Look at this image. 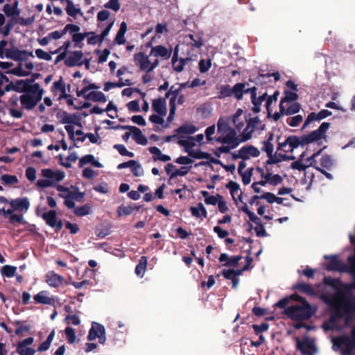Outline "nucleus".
Segmentation results:
<instances>
[{
  "label": "nucleus",
  "mask_w": 355,
  "mask_h": 355,
  "mask_svg": "<svg viewBox=\"0 0 355 355\" xmlns=\"http://www.w3.org/2000/svg\"><path fill=\"white\" fill-rule=\"evenodd\" d=\"M178 144L180 146H184L185 148V150L187 149L190 150L189 149L193 148L196 145V144L194 142V137H191V136L188 137V139L187 140L180 139L178 141Z\"/></svg>",
  "instance_id": "5fc2aeb1"
},
{
  "label": "nucleus",
  "mask_w": 355,
  "mask_h": 355,
  "mask_svg": "<svg viewBox=\"0 0 355 355\" xmlns=\"http://www.w3.org/2000/svg\"><path fill=\"white\" fill-rule=\"evenodd\" d=\"M5 56L15 61H24L26 60L28 57H34L33 52H29L26 50H19L17 47L6 49L5 50Z\"/></svg>",
  "instance_id": "39448f33"
},
{
  "label": "nucleus",
  "mask_w": 355,
  "mask_h": 355,
  "mask_svg": "<svg viewBox=\"0 0 355 355\" xmlns=\"http://www.w3.org/2000/svg\"><path fill=\"white\" fill-rule=\"evenodd\" d=\"M234 96L236 98V93L235 92V85L231 87L229 85H223L219 88L218 97L220 99Z\"/></svg>",
  "instance_id": "b1692460"
},
{
  "label": "nucleus",
  "mask_w": 355,
  "mask_h": 355,
  "mask_svg": "<svg viewBox=\"0 0 355 355\" xmlns=\"http://www.w3.org/2000/svg\"><path fill=\"white\" fill-rule=\"evenodd\" d=\"M1 180L5 185L16 184L19 182L18 178L16 175L4 174L1 177Z\"/></svg>",
  "instance_id": "a18cd8bd"
},
{
  "label": "nucleus",
  "mask_w": 355,
  "mask_h": 355,
  "mask_svg": "<svg viewBox=\"0 0 355 355\" xmlns=\"http://www.w3.org/2000/svg\"><path fill=\"white\" fill-rule=\"evenodd\" d=\"M191 167L182 166L180 169L175 170L174 172L171 173L170 175V179H173L177 176H184L186 175Z\"/></svg>",
  "instance_id": "052dcab7"
},
{
  "label": "nucleus",
  "mask_w": 355,
  "mask_h": 355,
  "mask_svg": "<svg viewBox=\"0 0 355 355\" xmlns=\"http://www.w3.org/2000/svg\"><path fill=\"white\" fill-rule=\"evenodd\" d=\"M83 57V53L81 51H74L69 53L68 58L64 60V64L68 67L75 66H82L81 61Z\"/></svg>",
  "instance_id": "ddd939ff"
},
{
  "label": "nucleus",
  "mask_w": 355,
  "mask_h": 355,
  "mask_svg": "<svg viewBox=\"0 0 355 355\" xmlns=\"http://www.w3.org/2000/svg\"><path fill=\"white\" fill-rule=\"evenodd\" d=\"M322 136L318 132V130H313L309 134L303 136V141L304 144H309L313 141H318L321 139Z\"/></svg>",
  "instance_id": "ea45409f"
},
{
  "label": "nucleus",
  "mask_w": 355,
  "mask_h": 355,
  "mask_svg": "<svg viewBox=\"0 0 355 355\" xmlns=\"http://www.w3.org/2000/svg\"><path fill=\"white\" fill-rule=\"evenodd\" d=\"M80 30V28L79 26L73 24H68L64 28V33L66 34L67 32H69L71 35L74 33H78Z\"/></svg>",
  "instance_id": "69168bd1"
},
{
  "label": "nucleus",
  "mask_w": 355,
  "mask_h": 355,
  "mask_svg": "<svg viewBox=\"0 0 355 355\" xmlns=\"http://www.w3.org/2000/svg\"><path fill=\"white\" fill-rule=\"evenodd\" d=\"M10 205L14 211H27L30 207V202L27 198H18L10 201Z\"/></svg>",
  "instance_id": "412c9836"
},
{
  "label": "nucleus",
  "mask_w": 355,
  "mask_h": 355,
  "mask_svg": "<svg viewBox=\"0 0 355 355\" xmlns=\"http://www.w3.org/2000/svg\"><path fill=\"white\" fill-rule=\"evenodd\" d=\"M303 121V116L301 114L289 117L286 119V123L291 127H297Z\"/></svg>",
  "instance_id": "13d9d810"
},
{
  "label": "nucleus",
  "mask_w": 355,
  "mask_h": 355,
  "mask_svg": "<svg viewBox=\"0 0 355 355\" xmlns=\"http://www.w3.org/2000/svg\"><path fill=\"white\" fill-rule=\"evenodd\" d=\"M42 175L45 178L55 182H60L64 180L65 173L63 171L57 170L53 171L51 168H44L42 170Z\"/></svg>",
  "instance_id": "a211bd4d"
},
{
  "label": "nucleus",
  "mask_w": 355,
  "mask_h": 355,
  "mask_svg": "<svg viewBox=\"0 0 355 355\" xmlns=\"http://www.w3.org/2000/svg\"><path fill=\"white\" fill-rule=\"evenodd\" d=\"M147 264L148 258L146 256L141 257L138 264L135 267V274L140 277H143L147 268Z\"/></svg>",
  "instance_id": "c756f323"
},
{
  "label": "nucleus",
  "mask_w": 355,
  "mask_h": 355,
  "mask_svg": "<svg viewBox=\"0 0 355 355\" xmlns=\"http://www.w3.org/2000/svg\"><path fill=\"white\" fill-rule=\"evenodd\" d=\"M320 168L331 170L334 166V159L331 155L326 154L320 158Z\"/></svg>",
  "instance_id": "a19ab883"
},
{
  "label": "nucleus",
  "mask_w": 355,
  "mask_h": 355,
  "mask_svg": "<svg viewBox=\"0 0 355 355\" xmlns=\"http://www.w3.org/2000/svg\"><path fill=\"white\" fill-rule=\"evenodd\" d=\"M302 107L301 105L297 102L292 103L291 105H288V104L284 105V113L286 116H291L295 114L298 113Z\"/></svg>",
  "instance_id": "473e14b6"
},
{
  "label": "nucleus",
  "mask_w": 355,
  "mask_h": 355,
  "mask_svg": "<svg viewBox=\"0 0 355 355\" xmlns=\"http://www.w3.org/2000/svg\"><path fill=\"white\" fill-rule=\"evenodd\" d=\"M331 114H332V112L328 110H322L318 113L311 112L307 116V117L302 127V130L306 128L311 122L315 121H320L322 119H324L331 116Z\"/></svg>",
  "instance_id": "9d476101"
},
{
  "label": "nucleus",
  "mask_w": 355,
  "mask_h": 355,
  "mask_svg": "<svg viewBox=\"0 0 355 355\" xmlns=\"http://www.w3.org/2000/svg\"><path fill=\"white\" fill-rule=\"evenodd\" d=\"M295 340L297 343V349L303 355H313L316 352L317 349L313 340L306 338L303 341H301L298 337H295Z\"/></svg>",
  "instance_id": "423d86ee"
},
{
  "label": "nucleus",
  "mask_w": 355,
  "mask_h": 355,
  "mask_svg": "<svg viewBox=\"0 0 355 355\" xmlns=\"http://www.w3.org/2000/svg\"><path fill=\"white\" fill-rule=\"evenodd\" d=\"M7 73H11L19 77H24L30 75V72L24 71L22 69V64H19L18 67L8 71Z\"/></svg>",
  "instance_id": "09e8293b"
},
{
  "label": "nucleus",
  "mask_w": 355,
  "mask_h": 355,
  "mask_svg": "<svg viewBox=\"0 0 355 355\" xmlns=\"http://www.w3.org/2000/svg\"><path fill=\"white\" fill-rule=\"evenodd\" d=\"M235 92L236 93V99L240 101L243 98L244 94H250L251 98L254 99L257 95V87L246 88L245 83H239L235 84Z\"/></svg>",
  "instance_id": "f8f14e48"
},
{
  "label": "nucleus",
  "mask_w": 355,
  "mask_h": 355,
  "mask_svg": "<svg viewBox=\"0 0 355 355\" xmlns=\"http://www.w3.org/2000/svg\"><path fill=\"white\" fill-rule=\"evenodd\" d=\"M325 259H329V262L327 265V269L328 270H340V266L342 265L341 261L338 259L336 255L328 256L325 255L324 257Z\"/></svg>",
  "instance_id": "393cba45"
},
{
  "label": "nucleus",
  "mask_w": 355,
  "mask_h": 355,
  "mask_svg": "<svg viewBox=\"0 0 355 355\" xmlns=\"http://www.w3.org/2000/svg\"><path fill=\"white\" fill-rule=\"evenodd\" d=\"M172 49H168L162 45H157L152 47L150 50V55L155 57H160L164 60H168L171 56Z\"/></svg>",
  "instance_id": "f3484780"
},
{
  "label": "nucleus",
  "mask_w": 355,
  "mask_h": 355,
  "mask_svg": "<svg viewBox=\"0 0 355 355\" xmlns=\"http://www.w3.org/2000/svg\"><path fill=\"white\" fill-rule=\"evenodd\" d=\"M16 352L19 355H34L36 351L32 347H17Z\"/></svg>",
  "instance_id": "774afa93"
},
{
  "label": "nucleus",
  "mask_w": 355,
  "mask_h": 355,
  "mask_svg": "<svg viewBox=\"0 0 355 355\" xmlns=\"http://www.w3.org/2000/svg\"><path fill=\"white\" fill-rule=\"evenodd\" d=\"M91 212V206L89 204H85L83 206L75 208L73 213L79 217H82L89 214Z\"/></svg>",
  "instance_id": "37998d69"
},
{
  "label": "nucleus",
  "mask_w": 355,
  "mask_h": 355,
  "mask_svg": "<svg viewBox=\"0 0 355 355\" xmlns=\"http://www.w3.org/2000/svg\"><path fill=\"white\" fill-rule=\"evenodd\" d=\"M46 282L50 286L53 288H57L60 285L66 284L64 278L54 271H49L46 274Z\"/></svg>",
  "instance_id": "4468645a"
},
{
  "label": "nucleus",
  "mask_w": 355,
  "mask_h": 355,
  "mask_svg": "<svg viewBox=\"0 0 355 355\" xmlns=\"http://www.w3.org/2000/svg\"><path fill=\"white\" fill-rule=\"evenodd\" d=\"M217 130L219 133L224 135L226 134H231L232 132L234 135V137H237V133L235 129L231 128L229 125V119L220 117L217 123Z\"/></svg>",
  "instance_id": "2eb2a0df"
},
{
  "label": "nucleus",
  "mask_w": 355,
  "mask_h": 355,
  "mask_svg": "<svg viewBox=\"0 0 355 355\" xmlns=\"http://www.w3.org/2000/svg\"><path fill=\"white\" fill-rule=\"evenodd\" d=\"M130 171L135 177H139L144 174V171L141 164L137 161L135 165L130 166Z\"/></svg>",
  "instance_id": "e2e57ef3"
},
{
  "label": "nucleus",
  "mask_w": 355,
  "mask_h": 355,
  "mask_svg": "<svg viewBox=\"0 0 355 355\" xmlns=\"http://www.w3.org/2000/svg\"><path fill=\"white\" fill-rule=\"evenodd\" d=\"M18 1H15L12 5L6 3L3 7V11L8 17L17 16L20 13V10L17 8Z\"/></svg>",
  "instance_id": "c85d7f7f"
},
{
  "label": "nucleus",
  "mask_w": 355,
  "mask_h": 355,
  "mask_svg": "<svg viewBox=\"0 0 355 355\" xmlns=\"http://www.w3.org/2000/svg\"><path fill=\"white\" fill-rule=\"evenodd\" d=\"M72 189H73V190L70 191H69V193H67V197H69L78 202H82L85 196V193L80 191L77 187H72Z\"/></svg>",
  "instance_id": "4c0bfd02"
},
{
  "label": "nucleus",
  "mask_w": 355,
  "mask_h": 355,
  "mask_svg": "<svg viewBox=\"0 0 355 355\" xmlns=\"http://www.w3.org/2000/svg\"><path fill=\"white\" fill-rule=\"evenodd\" d=\"M317 309L308 302L303 304H295L288 306L284 311V314L293 321H304L309 320L316 312Z\"/></svg>",
  "instance_id": "f03ea898"
},
{
  "label": "nucleus",
  "mask_w": 355,
  "mask_h": 355,
  "mask_svg": "<svg viewBox=\"0 0 355 355\" xmlns=\"http://www.w3.org/2000/svg\"><path fill=\"white\" fill-rule=\"evenodd\" d=\"M113 148L122 156H127L129 157H133L135 156V154L132 152L128 151L123 144H115Z\"/></svg>",
  "instance_id": "864d4df0"
},
{
  "label": "nucleus",
  "mask_w": 355,
  "mask_h": 355,
  "mask_svg": "<svg viewBox=\"0 0 355 355\" xmlns=\"http://www.w3.org/2000/svg\"><path fill=\"white\" fill-rule=\"evenodd\" d=\"M28 94L33 96H37L40 92H41V99L42 98V96L44 94V90L40 88V85L38 83H35L33 85L28 84L27 87V92Z\"/></svg>",
  "instance_id": "de8ad7c7"
},
{
  "label": "nucleus",
  "mask_w": 355,
  "mask_h": 355,
  "mask_svg": "<svg viewBox=\"0 0 355 355\" xmlns=\"http://www.w3.org/2000/svg\"><path fill=\"white\" fill-rule=\"evenodd\" d=\"M199 70L200 73H206L209 71V69L211 67V59H201L199 62Z\"/></svg>",
  "instance_id": "6e6d98bb"
},
{
  "label": "nucleus",
  "mask_w": 355,
  "mask_h": 355,
  "mask_svg": "<svg viewBox=\"0 0 355 355\" xmlns=\"http://www.w3.org/2000/svg\"><path fill=\"white\" fill-rule=\"evenodd\" d=\"M188 38L187 42L193 48L200 49L203 45V40L202 37L198 34H189L187 36Z\"/></svg>",
  "instance_id": "72a5a7b5"
},
{
  "label": "nucleus",
  "mask_w": 355,
  "mask_h": 355,
  "mask_svg": "<svg viewBox=\"0 0 355 355\" xmlns=\"http://www.w3.org/2000/svg\"><path fill=\"white\" fill-rule=\"evenodd\" d=\"M104 7L106 8L112 9L114 12H117L121 8V4L119 0H110L104 5Z\"/></svg>",
  "instance_id": "0e129e2a"
},
{
  "label": "nucleus",
  "mask_w": 355,
  "mask_h": 355,
  "mask_svg": "<svg viewBox=\"0 0 355 355\" xmlns=\"http://www.w3.org/2000/svg\"><path fill=\"white\" fill-rule=\"evenodd\" d=\"M33 298L38 304H50L51 303V298L46 295L45 291H40L37 294L35 295Z\"/></svg>",
  "instance_id": "79ce46f5"
},
{
  "label": "nucleus",
  "mask_w": 355,
  "mask_h": 355,
  "mask_svg": "<svg viewBox=\"0 0 355 355\" xmlns=\"http://www.w3.org/2000/svg\"><path fill=\"white\" fill-rule=\"evenodd\" d=\"M21 106L28 110H33L37 104L42 100L41 92L37 96H33L30 94H25L19 97Z\"/></svg>",
  "instance_id": "6e6552de"
},
{
  "label": "nucleus",
  "mask_w": 355,
  "mask_h": 355,
  "mask_svg": "<svg viewBox=\"0 0 355 355\" xmlns=\"http://www.w3.org/2000/svg\"><path fill=\"white\" fill-rule=\"evenodd\" d=\"M267 96H268L267 93L265 92L262 95L259 96V97H257V95H255L254 99L251 98L252 103L254 105V107H252V111L254 113H258L260 112V110H261L260 106L264 101H266Z\"/></svg>",
  "instance_id": "58836bf2"
},
{
  "label": "nucleus",
  "mask_w": 355,
  "mask_h": 355,
  "mask_svg": "<svg viewBox=\"0 0 355 355\" xmlns=\"http://www.w3.org/2000/svg\"><path fill=\"white\" fill-rule=\"evenodd\" d=\"M287 141L288 143V150L293 152V150L297 148L299 146H304L303 136L300 137L295 135H291L287 137Z\"/></svg>",
  "instance_id": "bb28decb"
},
{
  "label": "nucleus",
  "mask_w": 355,
  "mask_h": 355,
  "mask_svg": "<svg viewBox=\"0 0 355 355\" xmlns=\"http://www.w3.org/2000/svg\"><path fill=\"white\" fill-rule=\"evenodd\" d=\"M292 289L298 291L299 292L303 294H306L308 296H317V292L315 291L313 287L311 284L304 283L303 282H298L297 283L294 284L292 287Z\"/></svg>",
  "instance_id": "dca6fc26"
},
{
  "label": "nucleus",
  "mask_w": 355,
  "mask_h": 355,
  "mask_svg": "<svg viewBox=\"0 0 355 355\" xmlns=\"http://www.w3.org/2000/svg\"><path fill=\"white\" fill-rule=\"evenodd\" d=\"M284 96L281 99L279 103L283 106L284 104L294 103L299 98V95L296 92H294L293 91L284 90Z\"/></svg>",
  "instance_id": "2f4dec72"
},
{
  "label": "nucleus",
  "mask_w": 355,
  "mask_h": 355,
  "mask_svg": "<svg viewBox=\"0 0 355 355\" xmlns=\"http://www.w3.org/2000/svg\"><path fill=\"white\" fill-rule=\"evenodd\" d=\"M190 211L192 216L196 218H200L201 215L204 218H207V211L202 202H198L197 207L191 206L190 207Z\"/></svg>",
  "instance_id": "f704fd0d"
},
{
  "label": "nucleus",
  "mask_w": 355,
  "mask_h": 355,
  "mask_svg": "<svg viewBox=\"0 0 355 355\" xmlns=\"http://www.w3.org/2000/svg\"><path fill=\"white\" fill-rule=\"evenodd\" d=\"M56 117L63 124H74L81 127L80 119L77 114H70L66 111H60L56 114Z\"/></svg>",
  "instance_id": "1a4fd4ad"
},
{
  "label": "nucleus",
  "mask_w": 355,
  "mask_h": 355,
  "mask_svg": "<svg viewBox=\"0 0 355 355\" xmlns=\"http://www.w3.org/2000/svg\"><path fill=\"white\" fill-rule=\"evenodd\" d=\"M16 270L17 267L10 265H5L2 266L1 272L3 276L10 278L15 276Z\"/></svg>",
  "instance_id": "c03bdc74"
},
{
  "label": "nucleus",
  "mask_w": 355,
  "mask_h": 355,
  "mask_svg": "<svg viewBox=\"0 0 355 355\" xmlns=\"http://www.w3.org/2000/svg\"><path fill=\"white\" fill-rule=\"evenodd\" d=\"M347 263L349 264L347 272L355 279V248H354V254L348 257Z\"/></svg>",
  "instance_id": "4d7b16f0"
},
{
  "label": "nucleus",
  "mask_w": 355,
  "mask_h": 355,
  "mask_svg": "<svg viewBox=\"0 0 355 355\" xmlns=\"http://www.w3.org/2000/svg\"><path fill=\"white\" fill-rule=\"evenodd\" d=\"M134 60L136 65L139 66L140 69L148 72V69L150 64L148 57L143 52H139L134 55Z\"/></svg>",
  "instance_id": "6ab92c4d"
},
{
  "label": "nucleus",
  "mask_w": 355,
  "mask_h": 355,
  "mask_svg": "<svg viewBox=\"0 0 355 355\" xmlns=\"http://www.w3.org/2000/svg\"><path fill=\"white\" fill-rule=\"evenodd\" d=\"M197 128L193 124L184 123L175 130V132L178 135H192L197 131Z\"/></svg>",
  "instance_id": "cd10ccee"
},
{
  "label": "nucleus",
  "mask_w": 355,
  "mask_h": 355,
  "mask_svg": "<svg viewBox=\"0 0 355 355\" xmlns=\"http://www.w3.org/2000/svg\"><path fill=\"white\" fill-rule=\"evenodd\" d=\"M337 299L339 300V303H336L328 297L324 299L327 304L333 306L330 322L336 324L339 319L345 316V322H347L350 320L352 314L355 313V305L351 300L346 298L345 293L342 291L338 292Z\"/></svg>",
  "instance_id": "f257e3e1"
},
{
  "label": "nucleus",
  "mask_w": 355,
  "mask_h": 355,
  "mask_svg": "<svg viewBox=\"0 0 355 355\" xmlns=\"http://www.w3.org/2000/svg\"><path fill=\"white\" fill-rule=\"evenodd\" d=\"M64 333L66 335L67 342L69 344L74 343L76 340V336L74 329H73L71 327H67L64 330Z\"/></svg>",
  "instance_id": "603ef678"
},
{
  "label": "nucleus",
  "mask_w": 355,
  "mask_h": 355,
  "mask_svg": "<svg viewBox=\"0 0 355 355\" xmlns=\"http://www.w3.org/2000/svg\"><path fill=\"white\" fill-rule=\"evenodd\" d=\"M179 48L176 46L173 52L171 60L172 67L174 71L181 72L184 70V65L190 60L189 58H178Z\"/></svg>",
  "instance_id": "9b49d317"
},
{
  "label": "nucleus",
  "mask_w": 355,
  "mask_h": 355,
  "mask_svg": "<svg viewBox=\"0 0 355 355\" xmlns=\"http://www.w3.org/2000/svg\"><path fill=\"white\" fill-rule=\"evenodd\" d=\"M252 328L254 333L258 335L261 333L266 331L269 328V324L266 322H263L261 324H253Z\"/></svg>",
  "instance_id": "338daca9"
},
{
  "label": "nucleus",
  "mask_w": 355,
  "mask_h": 355,
  "mask_svg": "<svg viewBox=\"0 0 355 355\" xmlns=\"http://www.w3.org/2000/svg\"><path fill=\"white\" fill-rule=\"evenodd\" d=\"M112 128L114 130H128L132 132V139L137 144L142 146H146L148 144V139L146 136H144L141 130L136 126L117 125L116 126L112 127Z\"/></svg>",
  "instance_id": "20e7f679"
},
{
  "label": "nucleus",
  "mask_w": 355,
  "mask_h": 355,
  "mask_svg": "<svg viewBox=\"0 0 355 355\" xmlns=\"http://www.w3.org/2000/svg\"><path fill=\"white\" fill-rule=\"evenodd\" d=\"M67 15L71 17L76 18L78 14L83 15L80 8H76L73 2L71 0H67V7L65 8Z\"/></svg>",
  "instance_id": "c9c22d12"
},
{
  "label": "nucleus",
  "mask_w": 355,
  "mask_h": 355,
  "mask_svg": "<svg viewBox=\"0 0 355 355\" xmlns=\"http://www.w3.org/2000/svg\"><path fill=\"white\" fill-rule=\"evenodd\" d=\"M226 188L227 189H229L230 190V194L232 197V199L236 202V198L234 196V194L236 192L239 191V190H240V186L239 184L236 182H234L232 180H230L227 184H226Z\"/></svg>",
  "instance_id": "8fccbe9b"
},
{
  "label": "nucleus",
  "mask_w": 355,
  "mask_h": 355,
  "mask_svg": "<svg viewBox=\"0 0 355 355\" xmlns=\"http://www.w3.org/2000/svg\"><path fill=\"white\" fill-rule=\"evenodd\" d=\"M129 83H123L121 80H119V82H106L104 85V91L108 92L112 88L114 87H123L125 85H129Z\"/></svg>",
  "instance_id": "3c124183"
},
{
  "label": "nucleus",
  "mask_w": 355,
  "mask_h": 355,
  "mask_svg": "<svg viewBox=\"0 0 355 355\" xmlns=\"http://www.w3.org/2000/svg\"><path fill=\"white\" fill-rule=\"evenodd\" d=\"M186 152L188 153L189 155L191 157L196 158V159H209L210 154L206 152H203L201 150H189L188 149L186 150Z\"/></svg>",
  "instance_id": "49530a36"
},
{
  "label": "nucleus",
  "mask_w": 355,
  "mask_h": 355,
  "mask_svg": "<svg viewBox=\"0 0 355 355\" xmlns=\"http://www.w3.org/2000/svg\"><path fill=\"white\" fill-rule=\"evenodd\" d=\"M91 33H74L72 35V40L75 43V46H78V44L83 42L85 38L89 35Z\"/></svg>",
  "instance_id": "680f3d73"
},
{
  "label": "nucleus",
  "mask_w": 355,
  "mask_h": 355,
  "mask_svg": "<svg viewBox=\"0 0 355 355\" xmlns=\"http://www.w3.org/2000/svg\"><path fill=\"white\" fill-rule=\"evenodd\" d=\"M324 284L332 287L334 289H337L338 284H341L338 279H334L330 277H325L324 278Z\"/></svg>",
  "instance_id": "bf43d9fd"
},
{
  "label": "nucleus",
  "mask_w": 355,
  "mask_h": 355,
  "mask_svg": "<svg viewBox=\"0 0 355 355\" xmlns=\"http://www.w3.org/2000/svg\"><path fill=\"white\" fill-rule=\"evenodd\" d=\"M153 110L160 116H165L166 114V100L159 98L153 101Z\"/></svg>",
  "instance_id": "5701e85b"
},
{
  "label": "nucleus",
  "mask_w": 355,
  "mask_h": 355,
  "mask_svg": "<svg viewBox=\"0 0 355 355\" xmlns=\"http://www.w3.org/2000/svg\"><path fill=\"white\" fill-rule=\"evenodd\" d=\"M335 344L339 347H344L343 353L344 355H352L355 349V342L349 336H341L338 337Z\"/></svg>",
  "instance_id": "0eeeda50"
},
{
  "label": "nucleus",
  "mask_w": 355,
  "mask_h": 355,
  "mask_svg": "<svg viewBox=\"0 0 355 355\" xmlns=\"http://www.w3.org/2000/svg\"><path fill=\"white\" fill-rule=\"evenodd\" d=\"M57 90H59L61 92L60 98H67L71 97L70 95L66 94V86L62 78H60L59 80L54 82L51 87V92L53 93H55Z\"/></svg>",
  "instance_id": "a878e982"
},
{
  "label": "nucleus",
  "mask_w": 355,
  "mask_h": 355,
  "mask_svg": "<svg viewBox=\"0 0 355 355\" xmlns=\"http://www.w3.org/2000/svg\"><path fill=\"white\" fill-rule=\"evenodd\" d=\"M85 98L86 100H91L94 102H101L105 103L107 101V98L105 95L102 92H91L85 96Z\"/></svg>",
  "instance_id": "7c9ffc66"
},
{
  "label": "nucleus",
  "mask_w": 355,
  "mask_h": 355,
  "mask_svg": "<svg viewBox=\"0 0 355 355\" xmlns=\"http://www.w3.org/2000/svg\"><path fill=\"white\" fill-rule=\"evenodd\" d=\"M240 153L243 155V160L249 159L250 156L257 157L260 155V151L258 148L252 145L243 146L240 148Z\"/></svg>",
  "instance_id": "4be33fe9"
},
{
  "label": "nucleus",
  "mask_w": 355,
  "mask_h": 355,
  "mask_svg": "<svg viewBox=\"0 0 355 355\" xmlns=\"http://www.w3.org/2000/svg\"><path fill=\"white\" fill-rule=\"evenodd\" d=\"M98 338V341L101 344H105L106 341L105 329L104 326L96 322L92 323V327L90 328L88 335L87 340L92 341Z\"/></svg>",
  "instance_id": "7ed1b4c3"
},
{
  "label": "nucleus",
  "mask_w": 355,
  "mask_h": 355,
  "mask_svg": "<svg viewBox=\"0 0 355 355\" xmlns=\"http://www.w3.org/2000/svg\"><path fill=\"white\" fill-rule=\"evenodd\" d=\"M49 227H54L55 225L57 217V211L55 209H51L47 211L46 214L44 215L42 218Z\"/></svg>",
  "instance_id": "e433bc0d"
},
{
  "label": "nucleus",
  "mask_w": 355,
  "mask_h": 355,
  "mask_svg": "<svg viewBox=\"0 0 355 355\" xmlns=\"http://www.w3.org/2000/svg\"><path fill=\"white\" fill-rule=\"evenodd\" d=\"M215 141L217 143H220L223 144H232V147H237L239 144L241 143V141L239 137H234V135L232 132L230 134H226L224 135H221L220 137H216Z\"/></svg>",
  "instance_id": "aec40b11"
}]
</instances>
